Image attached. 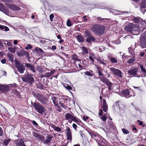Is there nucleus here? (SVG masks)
Listing matches in <instances>:
<instances>
[{
    "label": "nucleus",
    "mask_w": 146,
    "mask_h": 146,
    "mask_svg": "<svg viewBox=\"0 0 146 146\" xmlns=\"http://www.w3.org/2000/svg\"><path fill=\"white\" fill-rule=\"evenodd\" d=\"M105 27L104 26L100 25H96L91 27V30L95 33L98 35H101L104 32Z\"/></svg>",
    "instance_id": "nucleus-1"
},
{
    "label": "nucleus",
    "mask_w": 146,
    "mask_h": 146,
    "mask_svg": "<svg viewBox=\"0 0 146 146\" xmlns=\"http://www.w3.org/2000/svg\"><path fill=\"white\" fill-rule=\"evenodd\" d=\"M139 29L137 25L132 23H129L124 28V29L128 32L133 33L134 31H136V33H137V34H139Z\"/></svg>",
    "instance_id": "nucleus-2"
},
{
    "label": "nucleus",
    "mask_w": 146,
    "mask_h": 146,
    "mask_svg": "<svg viewBox=\"0 0 146 146\" xmlns=\"http://www.w3.org/2000/svg\"><path fill=\"white\" fill-rule=\"evenodd\" d=\"M33 75L32 74L28 73L22 78V80L23 82H26L29 85H31L35 82Z\"/></svg>",
    "instance_id": "nucleus-3"
},
{
    "label": "nucleus",
    "mask_w": 146,
    "mask_h": 146,
    "mask_svg": "<svg viewBox=\"0 0 146 146\" xmlns=\"http://www.w3.org/2000/svg\"><path fill=\"white\" fill-rule=\"evenodd\" d=\"M33 106L35 110L39 113L42 114L44 112V107L38 103L34 102Z\"/></svg>",
    "instance_id": "nucleus-4"
},
{
    "label": "nucleus",
    "mask_w": 146,
    "mask_h": 146,
    "mask_svg": "<svg viewBox=\"0 0 146 146\" xmlns=\"http://www.w3.org/2000/svg\"><path fill=\"white\" fill-rule=\"evenodd\" d=\"M15 67L17 68L18 70L20 73H23L25 69L24 65L16 60H15Z\"/></svg>",
    "instance_id": "nucleus-5"
},
{
    "label": "nucleus",
    "mask_w": 146,
    "mask_h": 146,
    "mask_svg": "<svg viewBox=\"0 0 146 146\" xmlns=\"http://www.w3.org/2000/svg\"><path fill=\"white\" fill-rule=\"evenodd\" d=\"M101 81L108 86L109 89H110L113 85V84L109 81L108 79L104 76H101L99 78Z\"/></svg>",
    "instance_id": "nucleus-6"
},
{
    "label": "nucleus",
    "mask_w": 146,
    "mask_h": 146,
    "mask_svg": "<svg viewBox=\"0 0 146 146\" xmlns=\"http://www.w3.org/2000/svg\"><path fill=\"white\" fill-rule=\"evenodd\" d=\"M141 45L142 48L146 47V33L141 35L140 39Z\"/></svg>",
    "instance_id": "nucleus-7"
},
{
    "label": "nucleus",
    "mask_w": 146,
    "mask_h": 146,
    "mask_svg": "<svg viewBox=\"0 0 146 146\" xmlns=\"http://www.w3.org/2000/svg\"><path fill=\"white\" fill-rule=\"evenodd\" d=\"M110 70L113 74L120 78H121L122 77V73L119 70L115 69L113 68H110Z\"/></svg>",
    "instance_id": "nucleus-8"
},
{
    "label": "nucleus",
    "mask_w": 146,
    "mask_h": 146,
    "mask_svg": "<svg viewBox=\"0 0 146 146\" xmlns=\"http://www.w3.org/2000/svg\"><path fill=\"white\" fill-rule=\"evenodd\" d=\"M10 89L9 88L7 85H3L0 84V92L5 93L10 91Z\"/></svg>",
    "instance_id": "nucleus-9"
},
{
    "label": "nucleus",
    "mask_w": 146,
    "mask_h": 146,
    "mask_svg": "<svg viewBox=\"0 0 146 146\" xmlns=\"http://www.w3.org/2000/svg\"><path fill=\"white\" fill-rule=\"evenodd\" d=\"M121 93L123 95L124 97L127 98H129L132 96H135V94L133 93V95L131 94H130V92L128 90H122L121 92Z\"/></svg>",
    "instance_id": "nucleus-10"
},
{
    "label": "nucleus",
    "mask_w": 146,
    "mask_h": 146,
    "mask_svg": "<svg viewBox=\"0 0 146 146\" xmlns=\"http://www.w3.org/2000/svg\"><path fill=\"white\" fill-rule=\"evenodd\" d=\"M15 144L18 146H26L24 143V141L22 138L14 140Z\"/></svg>",
    "instance_id": "nucleus-11"
},
{
    "label": "nucleus",
    "mask_w": 146,
    "mask_h": 146,
    "mask_svg": "<svg viewBox=\"0 0 146 146\" xmlns=\"http://www.w3.org/2000/svg\"><path fill=\"white\" fill-rule=\"evenodd\" d=\"M51 98L53 103L55 106H58V100L59 99L58 97L57 94H53L51 96Z\"/></svg>",
    "instance_id": "nucleus-12"
},
{
    "label": "nucleus",
    "mask_w": 146,
    "mask_h": 146,
    "mask_svg": "<svg viewBox=\"0 0 146 146\" xmlns=\"http://www.w3.org/2000/svg\"><path fill=\"white\" fill-rule=\"evenodd\" d=\"M8 7L12 11H19L20 9L19 7L14 4H7Z\"/></svg>",
    "instance_id": "nucleus-13"
},
{
    "label": "nucleus",
    "mask_w": 146,
    "mask_h": 146,
    "mask_svg": "<svg viewBox=\"0 0 146 146\" xmlns=\"http://www.w3.org/2000/svg\"><path fill=\"white\" fill-rule=\"evenodd\" d=\"M66 134L67 136V140L71 141L72 139V133L70 129L68 127L67 128Z\"/></svg>",
    "instance_id": "nucleus-14"
},
{
    "label": "nucleus",
    "mask_w": 146,
    "mask_h": 146,
    "mask_svg": "<svg viewBox=\"0 0 146 146\" xmlns=\"http://www.w3.org/2000/svg\"><path fill=\"white\" fill-rule=\"evenodd\" d=\"M74 117L75 116L72 115L70 113H66L65 115V117L66 119L69 121H70V123L72 121Z\"/></svg>",
    "instance_id": "nucleus-15"
},
{
    "label": "nucleus",
    "mask_w": 146,
    "mask_h": 146,
    "mask_svg": "<svg viewBox=\"0 0 146 146\" xmlns=\"http://www.w3.org/2000/svg\"><path fill=\"white\" fill-rule=\"evenodd\" d=\"M103 100V102L102 104V108L104 111L105 112H106L108 110V105L105 99H104Z\"/></svg>",
    "instance_id": "nucleus-16"
},
{
    "label": "nucleus",
    "mask_w": 146,
    "mask_h": 146,
    "mask_svg": "<svg viewBox=\"0 0 146 146\" xmlns=\"http://www.w3.org/2000/svg\"><path fill=\"white\" fill-rule=\"evenodd\" d=\"M12 92L14 94L15 96L18 98L20 99L22 98L19 92L17 91L16 89H15L13 90Z\"/></svg>",
    "instance_id": "nucleus-17"
},
{
    "label": "nucleus",
    "mask_w": 146,
    "mask_h": 146,
    "mask_svg": "<svg viewBox=\"0 0 146 146\" xmlns=\"http://www.w3.org/2000/svg\"><path fill=\"white\" fill-rule=\"evenodd\" d=\"M33 136L38 139L42 141L44 139V137L43 136L40 135L36 133H34Z\"/></svg>",
    "instance_id": "nucleus-18"
},
{
    "label": "nucleus",
    "mask_w": 146,
    "mask_h": 146,
    "mask_svg": "<svg viewBox=\"0 0 146 146\" xmlns=\"http://www.w3.org/2000/svg\"><path fill=\"white\" fill-rule=\"evenodd\" d=\"M25 66L26 67L30 68V69L33 72H35V69L34 67L32 64L26 63L25 64Z\"/></svg>",
    "instance_id": "nucleus-19"
},
{
    "label": "nucleus",
    "mask_w": 146,
    "mask_h": 146,
    "mask_svg": "<svg viewBox=\"0 0 146 146\" xmlns=\"http://www.w3.org/2000/svg\"><path fill=\"white\" fill-rule=\"evenodd\" d=\"M34 51L36 53L38 54H42L43 53V51L42 49L38 47H36L35 48Z\"/></svg>",
    "instance_id": "nucleus-20"
},
{
    "label": "nucleus",
    "mask_w": 146,
    "mask_h": 146,
    "mask_svg": "<svg viewBox=\"0 0 146 146\" xmlns=\"http://www.w3.org/2000/svg\"><path fill=\"white\" fill-rule=\"evenodd\" d=\"M137 69H131L129 70L128 72L131 75H135L136 74Z\"/></svg>",
    "instance_id": "nucleus-21"
},
{
    "label": "nucleus",
    "mask_w": 146,
    "mask_h": 146,
    "mask_svg": "<svg viewBox=\"0 0 146 146\" xmlns=\"http://www.w3.org/2000/svg\"><path fill=\"white\" fill-rule=\"evenodd\" d=\"M95 38L91 35L88 37L86 39V41L88 42H90L92 41H94L95 40Z\"/></svg>",
    "instance_id": "nucleus-22"
},
{
    "label": "nucleus",
    "mask_w": 146,
    "mask_h": 146,
    "mask_svg": "<svg viewBox=\"0 0 146 146\" xmlns=\"http://www.w3.org/2000/svg\"><path fill=\"white\" fill-rule=\"evenodd\" d=\"M82 50V54H88V50L84 46H83L80 47Z\"/></svg>",
    "instance_id": "nucleus-23"
},
{
    "label": "nucleus",
    "mask_w": 146,
    "mask_h": 146,
    "mask_svg": "<svg viewBox=\"0 0 146 146\" xmlns=\"http://www.w3.org/2000/svg\"><path fill=\"white\" fill-rule=\"evenodd\" d=\"M140 7L142 8H145L146 7V0H141Z\"/></svg>",
    "instance_id": "nucleus-24"
},
{
    "label": "nucleus",
    "mask_w": 146,
    "mask_h": 146,
    "mask_svg": "<svg viewBox=\"0 0 146 146\" xmlns=\"http://www.w3.org/2000/svg\"><path fill=\"white\" fill-rule=\"evenodd\" d=\"M77 40L80 42H82L84 41V39L81 35H78L76 36Z\"/></svg>",
    "instance_id": "nucleus-25"
},
{
    "label": "nucleus",
    "mask_w": 146,
    "mask_h": 146,
    "mask_svg": "<svg viewBox=\"0 0 146 146\" xmlns=\"http://www.w3.org/2000/svg\"><path fill=\"white\" fill-rule=\"evenodd\" d=\"M100 141H101V143L103 142L105 145H106V146H107V145H109L108 143V142L105 139H104L102 137L100 136Z\"/></svg>",
    "instance_id": "nucleus-26"
},
{
    "label": "nucleus",
    "mask_w": 146,
    "mask_h": 146,
    "mask_svg": "<svg viewBox=\"0 0 146 146\" xmlns=\"http://www.w3.org/2000/svg\"><path fill=\"white\" fill-rule=\"evenodd\" d=\"M141 20V19L139 17H134L133 19V21L137 23H139Z\"/></svg>",
    "instance_id": "nucleus-27"
},
{
    "label": "nucleus",
    "mask_w": 146,
    "mask_h": 146,
    "mask_svg": "<svg viewBox=\"0 0 146 146\" xmlns=\"http://www.w3.org/2000/svg\"><path fill=\"white\" fill-rule=\"evenodd\" d=\"M55 72L54 70H52L50 71V72H48L46 73V77H48L53 75Z\"/></svg>",
    "instance_id": "nucleus-28"
},
{
    "label": "nucleus",
    "mask_w": 146,
    "mask_h": 146,
    "mask_svg": "<svg viewBox=\"0 0 146 146\" xmlns=\"http://www.w3.org/2000/svg\"><path fill=\"white\" fill-rule=\"evenodd\" d=\"M72 121H74L78 124H80V123L81 122L80 120L79 119L76 118L75 117H74Z\"/></svg>",
    "instance_id": "nucleus-29"
},
{
    "label": "nucleus",
    "mask_w": 146,
    "mask_h": 146,
    "mask_svg": "<svg viewBox=\"0 0 146 146\" xmlns=\"http://www.w3.org/2000/svg\"><path fill=\"white\" fill-rule=\"evenodd\" d=\"M20 54L19 53H17V55H23V53L24 54V55H29L28 52L24 51V50H21L20 51Z\"/></svg>",
    "instance_id": "nucleus-30"
},
{
    "label": "nucleus",
    "mask_w": 146,
    "mask_h": 146,
    "mask_svg": "<svg viewBox=\"0 0 146 146\" xmlns=\"http://www.w3.org/2000/svg\"><path fill=\"white\" fill-rule=\"evenodd\" d=\"M84 35L86 37H88L90 36L91 35L90 31H86Z\"/></svg>",
    "instance_id": "nucleus-31"
},
{
    "label": "nucleus",
    "mask_w": 146,
    "mask_h": 146,
    "mask_svg": "<svg viewBox=\"0 0 146 146\" xmlns=\"http://www.w3.org/2000/svg\"><path fill=\"white\" fill-rule=\"evenodd\" d=\"M8 86L9 87V88H15L17 87V84L15 83L9 84L8 85Z\"/></svg>",
    "instance_id": "nucleus-32"
},
{
    "label": "nucleus",
    "mask_w": 146,
    "mask_h": 146,
    "mask_svg": "<svg viewBox=\"0 0 146 146\" xmlns=\"http://www.w3.org/2000/svg\"><path fill=\"white\" fill-rule=\"evenodd\" d=\"M14 55H7L9 60L11 62H13L14 61Z\"/></svg>",
    "instance_id": "nucleus-33"
},
{
    "label": "nucleus",
    "mask_w": 146,
    "mask_h": 146,
    "mask_svg": "<svg viewBox=\"0 0 146 146\" xmlns=\"http://www.w3.org/2000/svg\"><path fill=\"white\" fill-rule=\"evenodd\" d=\"M52 137L53 136L51 135H48L47 136V139H46V143L49 142L50 141Z\"/></svg>",
    "instance_id": "nucleus-34"
},
{
    "label": "nucleus",
    "mask_w": 146,
    "mask_h": 146,
    "mask_svg": "<svg viewBox=\"0 0 146 146\" xmlns=\"http://www.w3.org/2000/svg\"><path fill=\"white\" fill-rule=\"evenodd\" d=\"M11 139H5L3 142V143L5 146H7L8 144V143L11 141Z\"/></svg>",
    "instance_id": "nucleus-35"
},
{
    "label": "nucleus",
    "mask_w": 146,
    "mask_h": 146,
    "mask_svg": "<svg viewBox=\"0 0 146 146\" xmlns=\"http://www.w3.org/2000/svg\"><path fill=\"white\" fill-rule=\"evenodd\" d=\"M8 50L12 53H15V48L9 47L8 48Z\"/></svg>",
    "instance_id": "nucleus-36"
},
{
    "label": "nucleus",
    "mask_w": 146,
    "mask_h": 146,
    "mask_svg": "<svg viewBox=\"0 0 146 146\" xmlns=\"http://www.w3.org/2000/svg\"><path fill=\"white\" fill-rule=\"evenodd\" d=\"M135 60V58L134 57L129 59L127 61V62L129 64L133 63Z\"/></svg>",
    "instance_id": "nucleus-37"
},
{
    "label": "nucleus",
    "mask_w": 146,
    "mask_h": 146,
    "mask_svg": "<svg viewBox=\"0 0 146 146\" xmlns=\"http://www.w3.org/2000/svg\"><path fill=\"white\" fill-rule=\"evenodd\" d=\"M72 58L75 61H78L79 60V59L77 57V55H72Z\"/></svg>",
    "instance_id": "nucleus-38"
},
{
    "label": "nucleus",
    "mask_w": 146,
    "mask_h": 146,
    "mask_svg": "<svg viewBox=\"0 0 146 146\" xmlns=\"http://www.w3.org/2000/svg\"><path fill=\"white\" fill-rule=\"evenodd\" d=\"M33 47V46L30 44H28L27 45V46L25 47V49L26 50L31 49Z\"/></svg>",
    "instance_id": "nucleus-39"
},
{
    "label": "nucleus",
    "mask_w": 146,
    "mask_h": 146,
    "mask_svg": "<svg viewBox=\"0 0 146 146\" xmlns=\"http://www.w3.org/2000/svg\"><path fill=\"white\" fill-rule=\"evenodd\" d=\"M53 128H54V129L58 132H59L60 131H61V129L59 127H56V126H54L53 127Z\"/></svg>",
    "instance_id": "nucleus-40"
},
{
    "label": "nucleus",
    "mask_w": 146,
    "mask_h": 146,
    "mask_svg": "<svg viewBox=\"0 0 146 146\" xmlns=\"http://www.w3.org/2000/svg\"><path fill=\"white\" fill-rule=\"evenodd\" d=\"M3 12L6 14H7L9 12V10L5 7L3 8Z\"/></svg>",
    "instance_id": "nucleus-41"
},
{
    "label": "nucleus",
    "mask_w": 146,
    "mask_h": 146,
    "mask_svg": "<svg viewBox=\"0 0 146 146\" xmlns=\"http://www.w3.org/2000/svg\"><path fill=\"white\" fill-rule=\"evenodd\" d=\"M37 70L39 72L41 73H42L44 70L43 68H42L41 67H38L37 68Z\"/></svg>",
    "instance_id": "nucleus-42"
},
{
    "label": "nucleus",
    "mask_w": 146,
    "mask_h": 146,
    "mask_svg": "<svg viewBox=\"0 0 146 146\" xmlns=\"http://www.w3.org/2000/svg\"><path fill=\"white\" fill-rule=\"evenodd\" d=\"M110 60L111 62L113 63H117V60L114 58L111 57Z\"/></svg>",
    "instance_id": "nucleus-43"
},
{
    "label": "nucleus",
    "mask_w": 146,
    "mask_h": 146,
    "mask_svg": "<svg viewBox=\"0 0 146 146\" xmlns=\"http://www.w3.org/2000/svg\"><path fill=\"white\" fill-rule=\"evenodd\" d=\"M129 53L131 55H133L134 54V52L132 48L129 47L128 48Z\"/></svg>",
    "instance_id": "nucleus-44"
},
{
    "label": "nucleus",
    "mask_w": 146,
    "mask_h": 146,
    "mask_svg": "<svg viewBox=\"0 0 146 146\" xmlns=\"http://www.w3.org/2000/svg\"><path fill=\"white\" fill-rule=\"evenodd\" d=\"M66 24L67 26L70 27L72 25V23L69 19L67 20L66 23Z\"/></svg>",
    "instance_id": "nucleus-45"
},
{
    "label": "nucleus",
    "mask_w": 146,
    "mask_h": 146,
    "mask_svg": "<svg viewBox=\"0 0 146 146\" xmlns=\"http://www.w3.org/2000/svg\"><path fill=\"white\" fill-rule=\"evenodd\" d=\"M122 131L123 132L124 134H127L129 133V131L125 128L122 129Z\"/></svg>",
    "instance_id": "nucleus-46"
},
{
    "label": "nucleus",
    "mask_w": 146,
    "mask_h": 146,
    "mask_svg": "<svg viewBox=\"0 0 146 146\" xmlns=\"http://www.w3.org/2000/svg\"><path fill=\"white\" fill-rule=\"evenodd\" d=\"M140 68L141 71L144 73H146V71L145 69L143 67V66L141 65L140 66Z\"/></svg>",
    "instance_id": "nucleus-47"
},
{
    "label": "nucleus",
    "mask_w": 146,
    "mask_h": 146,
    "mask_svg": "<svg viewBox=\"0 0 146 146\" xmlns=\"http://www.w3.org/2000/svg\"><path fill=\"white\" fill-rule=\"evenodd\" d=\"M85 74L89 76H92L93 74L88 71H86L85 72Z\"/></svg>",
    "instance_id": "nucleus-48"
},
{
    "label": "nucleus",
    "mask_w": 146,
    "mask_h": 146,
    "mask_svg": "<svg viewBox=\"0 0 146 146\" xmlns=\"http://www.w3.org/2000/svg\"><path fill=\"white\" fill-rule=\"evenodd\" d=\"M54 17V15L53 14H51L49 16V18L50 20L51 21H52L53 20V19Z\"/></svg>",
    "instance_id": "nucleus-49"
},
{
    "label": "nucleus",
    "mask_w": 146,
    "mask_h": 146,
    "mask_svg": "<svg viewBox=\"0 0 146 146\" xmlns=\"http://www.w3.org/2000/svg\"><path fill=\"white\" fill-rule=\"evenodd\" d=\"M100 118L104 121H105L107 119L106 116L104 115L102 117H100Z\"/></svg>",
    "instance_id": "nucleus-50"
},
{
    "label": "nucleus",
    "mask_w": 146,
    "mask_h": 146,
    "mask_svg": "<svg viewBox=\"0 0 146 146\" xmlns=\"http://www.w3.org/2000/svg\"><path fill=\"white\" fill-rule=\"evenodd\" d=\"M3 135V131L2 128L0 127V136H2Z\"/></svg>",
    "instance_id": "nucleus-51"
},
{
    "label": "nucleus",
    "mask_w": 146,
    "mask_h": 146,
    "mask_svg": "<svg viewBox=\"0 0 146 146\" xmlns=\"http://www.w3.org/2000/svg\"><path fill=\"white\" fill-rule=\"evenodd\" d=\"M99 52H102L104 50V48L103 47L101 46L99 48Z\"/></svg>",
    "instance_id": "nucleus-52"
},
{
    "label": "nucleus",
    "mask_w": 146,
    "mask_h": 146,
    "mask_svg": "<svg viewBox=\"0 0 146 146\" xmlns=\"http://www.w3.org/2000/svg\"><path fill=\"white\" fill-rule=\"evenodd\" d=\"M4 29L5 31H9V28L6 26H4Z\"/></svg>",
    "instance_id": "nucleus-53"
},
{
    "label": "nucleus",
    "mask_w": 146,
    "mask_h": 146,
    "mask_svg": "<svg viewBox=\"0 0 146 146\" xmlns=\"http://www.w3.org/2000/svg\"><path fill=\"white\" fill-rule=\"evenodd\" d=\"M6 61V60L5 58L1 60V62L3 64H5Z\"/></svg>",
    "instance_id": "nucleus-54"
},
{
    "label": "nucleus",
    "mask_w": 146,
    "mask_h": 146,
    "mask_svg": "<svg viewBox=\"0 0 146 146\" xmlns=\"http://www.w3.org/2000/svg\"><path fill=\"white\" fill-rule=\"evenodd\" d=\"M103 112V110L102 109H101L100 110V111L99 113V115L100 116L102 115V113Z\"/></svg>",
    "instance_id": "nucleus-55"
},
{
    "label": "nucleus",
    "mask_w": 146,
    "mask_h": 146,
    "mask_svg": "<svg viewBox=\"0 0 146 146\" xmlns=\"http://www.w3.org/2000/svg\"><path fill=\"white\" fill-rule=\"evenodd\" d=\"M72 126L74 129H75V130H76L77 126L75 124L73 123L72 125Z\"/></svg>",
    "instance_id": "nucleus-56"
},
{
    "label": "nucleus",
    "mask_w": 146,
    "mask_h": 146,
    "mask_svg": "<svg viewBox=\"0 0 146 146\" xmlns=\"http://www.w3.org/2000/svg\"><path fill=\"white\" fill-rule=\"evenodd\" d=\"M0 47L3 49L5 48V46L3 45V44L1 42L0 43Z\"/></svg>",
    "instance_id": "nucleus-57"
},
{
    "label": "nucleus",
    "mask_w": 146,
    "mask_h": 146,
    "mask_svg": "<svg viewBox=\"0 0 146 146\" xmlns=\"http://www.w3.org/2000/svg\"><path fill=\"white\" fill-rule=\"evenodd\" d=\"M0 47L3 49L5 48V46L3 45V44L1 42L0 43Z\"/></svg>",
    "instance_id": "nucleus-58"
},
{
    "label": "nucleus",
    "mask_w": 146,
    "mask_h": 146,
    "mask_svg": "<svg viewBox=\"0 0 146 146\" xmlns=\"http://www.w3.org/2000/svg\"><path fill=\"white\" fill-rule=\"evenodd\" d=\"M44 76H43V75H41V77L42 78L41 79V81H42V80H43V81L44 84L45 82H44L45 79L43 78L44 77Z\"/></svg>",
    "instance_id": "nucleus-59"
},
{
    "label": "nucleus",
    "mask_w": 146,
    "mask_h": 146,
    "mask_svg": "<svg viewBox=\"0 0 146 146\" xmlns=\"http://www.w3.org/2000/svg\"><path fill=\"white\" fill-rule=\"evenodd\" d=\"M51 48L53 50H54L56 49V47L55 46H52Z\"/></svg>",
    "instance_id": "nucleus-60"
},
{
    "label": "nucleus",
    "mask_w": 146,
    "mask_h": 146,
    "mask_svg": "<svg viewBox=\"0 0 146 146\" xmlns=\"http://www.w3.org/2000/svg\"><path fill=\"white\" fill-rule=\"evenodd\" d=\"M32 123L34 125H38V124L35 121H32Z\"/></svg>",
    "instance_id": "nucleus-61"
},
{
    "label": "nucleus",
    "mask_w": 146,
    "mask_h": 146,
    "mask_svg": "<svg viewBox=\"0 0 146 146\" xmlns=\"http://www.w3.org/2000/svg\"><path fill=\"white\" fill-rule=\"evenodd\" d=\"M66 88L69 90H71L72 89L71 87L70 86H67L66 87Z\"/></svg>",
    "instance_id": "nucleus-62"
},
{
    "label": "nucleus",
    "mask_w": 146,
    "mask_h": 146,
    "mask_svg": "<svg viewBox=\"0 0 146 146\" xmlns=\"http://www.w3.org/2000/svg\"><path fill=\"white\" fill-rule=\"evenodd\" d=\"M137 122H139V125H141L143 124V122L142 121H141L140 120H138Z\"/></svg>",
    "instance_id": "nucleus-63"
},
{
    "label": "nucleus",
    "mask_w": 146,
    "mask_h": 146,
    "mask_svg": "<svg viewBox=\"0 0 146 146\" xmlns=\"http://www.w3.org/2000/svg\"><path fill=\"white\" fill-rule=\"evenodd\" d=\"M4 26L0 25V30H3L4 29Z\"/></svg>",
    "instance_id": "nucleus-64"
}]
</instances>
